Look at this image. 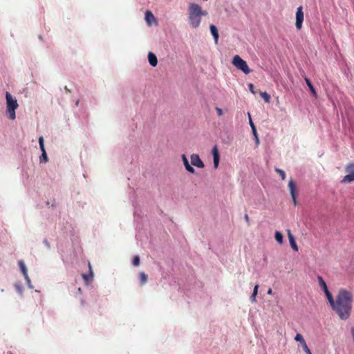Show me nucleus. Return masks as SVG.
<instances>
[{"mask_svg": "<svg viewBox=\"0 0 354 354\" xmlns=\"http://www.w3.org/2000/svg\"><path fill=\"white\" fill-rule=\"evenodd\" d=\"M254 138H255V140H256V144L257 145H258L259 144V139L258 138V134H257V132L256 131V134H253Z\"/></svg>", "mask_w": 354, "mask_h": 354, "instance_id": "29", "label": "nucleus"}, {"mask_svg": "<svg viewBox=\"0 0 354 354\" xmlns=\"http://www.w3.org/2000/svg\"><path fill=\"white\" fill-rule=\"evenodd\" d=\"M39 144L40 149L42 152L41 156H40V162L44 161V162H48V158L47 156L46 149L44 148V138L42 136H40L39 138Z\"/></svg>", "mask_w": 354, "mask_h": 354, "instance_id": "11", "label": "nucleus"}, {"mask_svg": "<svg viewBox=\"0 0 354 354\" xmlns=\"http://www.w3.org/2000/svg\"><path fill=\"white\" fill-rule=\"evenodd\" d=\"M259 287V286L258 284L254 286L253 292H252V295L250 296V300L252 302H256V296L258 293Z\"/></svg>", "mask_w": 354, "mask_h": 354, "instance_id": "20", "label": "nucleus"}, {"mask_svg": "<svg viewBox=\"0 0 354 354\" xmlns=\"http://www.w3.org/2000/svg\"><path fill=\"white\" fill-rule=\"evenodd\" d=\"M212 153L213 156L214 166L216 169L219 164L220 154L217 146H214L212 148Z\"/></svg>", "mask_w": 354, "mask_h": 354, "instance_id": "12", "label": "nucleus"}, {"mask_svg": "<svg viewBox=\"0 0 354 354\" xmlns=\"http://www.w3.org/2000/svg\"><path fill=\"white\" fill-rule=\"evenodd\" d=\"M259 94L266 103L270 102V95L268 93L260 91Z\"/></svg>", "mask_w": 354, "mask_h": 354, "instance_id": "22", "label": "nucleus"}, {"mask_svg": "<svg viewBox=\"0 0 354 354\" xmlns=\"http://www.w3.org/2000/svg\"><path fill=\"white\" fill-rule=\"evenodd\" d=\"M81 290H82L81 288H78V291H79V292H81Z\"/></svg>", "mask_w": 354, "mask_h": 354, "instance_id": "36", "label": "nucleus"}, {"mask_svg": "<svg viewBox=\"0 0 354 354\" xmlns=\"http://www.w3.org/2000/svg\"><path fill=\"white\" fill-rule=\"evenodd\" d=\"M328 302L339 319L347 320L351 317L353 302V294L351 291L340 288L335 298L333 296Z\"/></svg>", "mask_w": 354, "mask_h": 354, "instance_id": "1", "label": "nucleus"}, {"mask_svg": "<svg viewBox=\"0 0 354 354\" xmlns=\"http://www.w3.org/2000/svg\"><path fill=\"white\" fill-rule=\"evenodd\" d=\"M133 264L135 266H138L140 265V257L138 256H135L133 257Z\"/></svg>", "mask_w": 354, "mask_h": 354, "instance_id": "26", "label": "nucleus"}, {"mask_svg": "<svg viewBox=\"0 0 354 354\" xmlns=\"http://www.w3.org/2000/svg\"><path fill=\"white\" fill-rule=\"evenodd\" d=\"M245 221H246L247 222H249V216H248V214H245Z\"/></svg>", "mask_w": 354, "mask_h": 354, "instance_id": "31", "label": "nucleus"}, {"mask_svg": "<svg viewBox=\"0 0 354 354\" xmlns=\"http://www.w3.org/2000/svg\"><path fill=\"white\" fill-rule=\"evenodd\" d=\"M275 171L280 175V176L283 180H285L286 174L282 169H279V168H275Z\"/></svg>", "mask_w": 354, "mask_h": 354, "instance_id": "24", "label": "nucleus"}, {"mask_svg": "<svg viewBox=\"0 0 354 354\" xmlns=\"http://www.w3.org/2000/svg\"><path fill=\"white\" fill-rule=\"evenodd\" d=\"M351 334H352V337H353V341H354V328L351 329Z\"/></svg>", "mask_w": 354, "mask_h": 354, "instance_id": "33", "label": "nucleus"}, {"mask_svg": "<svg viewBox=\"0 0 354 354\" xmlns=\"http://www.w3.org/2000/svg\"><path fill=\"white\" fill-rule=\"evenodd\" d=\"M182 160H183V165H184L186 170H187L189 172H190L192 174H194L195 169H194L193 167H192L190 165V164L189 163L188 159L187 158V157L185 154L182 155Z\"/></svg>", "mask_w": 354, "mask_h": 354, "instance_id": "14", "label": "nucleus"}, {"mask_svg": "<svg viewBox=\"0 0 354 354\" xmlns=\"http://www.w3.org/2000/svg\"><path fill=\"white\" fill-rule=\"evenodd\" d=\"M209 29H210V32L214 37L215 44H218L219 35H218L217 28L214 25H210Z\"/></svg>", "mask_w": 354, "mask_h": 354, "instance_id": "17", "label": "nucleus"}, {"mask_svg": "<svg viewBox=\"0 0 354 354\" xmlns=\"http://www.w3.org/2000/svg\"><path fill=\"white\" fill-rule=\"evenodd\" d=\"M18 264H19V266L20 268V270H21V272L23 273V275H24V278L26 279V280L28 282V283L30 284V278L28 277V270H27V268H26V267L25 266L24 262L22 260H20V261H19Z\"/></svg>", "mask_w": 354, "mask_h": 354, "instance_id": "13", "label": "nucleus"}, {"mask_svg": "<svg viewBox=\"0 0 354 354\" xmlns=\"http://www.w3.org/2000/svg\"><path fill=\"white\" fill-rule=\"evenodd\" d=\"M305 81H306V83L308 87L309 88L311 93L313 95V96L315 97H317V92H316L314 86H313L311 82L310 81V80L307 77H305Z\"/></svg>", "mask_w": 354, "mask_h": 354, "instance_id": "19", "label": "nucleus"}, {"mask_svg": "<svg viewBox=\"0 0 354 354\" xmlns=\"http://www.w3.org/2000/svg\"><path fill=\"white\" fill-rule=\"evenodd\" d=\"M274 238L278 243H283V235L280 232L277 231L275 232Z\"/></svg>", "mask_w": 354, "mask_h": 354, "instance_id": "23", "label": "nucleus"}, {"mask_svg": "<svg viewBox=\"0 0 354 354\" xmlns=\"http://www.w3.org/2000/svg\"><path fill=\"white\" fill-rule=\"evenodd\" d=\"M148 280V276L145 272H142L140 273V281L141 286H143L147 283Z\"/></svg>", "mask_w": 354, "mask_h": 354, "instance_id": "21", "label": "nucleus"}, {"mask_svg": "<svg viewBox=\"0 0 354 354\" xmlns=\"http://www.w3.org/2000/svg\"><path fill=\"white\" fill-rule=\"evenodd\" d=\"M148 60L149 64L152 66H156L158 64V59L155 54L151 52H149L148 54Z\"/></svg>", "mask_w": 354, "mask_h": 354, "instance_id": "18", "label": "nucleus"}, {"mask_svg": "<svg viewBox=\"0 0 354 354\" xmlns=\"http://www.w3.org/2000/svg\"><path fill=\"white\" fill-rule=\"evenodd\" d=\"M232 63L237 69L241 71L246 75L251 72V70L248 67L247 62L244 61L239 55H235L233 57Z\"/></svg>", "mask_w": 354, "mask_h": 354, "instance_id": "4", "label": "nucleus"}, {"mask_svg": "<svg viewBox=\"0 0 354 354\" xmlns=\"http://www.w3.org/2000/svg\"><path fill=\"white\" fill-rule=\"evenodd\" d=\"M317 279H318V281H319V285L322 288V289L324 290L326 297L327 300L328 301L330 299V297H333V295L328 290L327 285H326V282L324 281V280L323 279V278L321 276H318Z\"/></svg>", "mask_w": 354, "mask_h": 354, "instance_id": "8", "label": "nucleus"}, {"mask_svg": "<svg viewBox=\"0 0 354 354\" xmlns=\"http://www.w3.org/2000/svg\"><path fill=\"white\" fill-rule=\"evenodd\" d=\"M43 242H44V245H45L47 248H50V243H49V242L47 241V239H44Z\"/></svg>", "mask_w": 354, "mask_h": 354, "instance_id": "30", "label": "nucleus"}, {"mask_svg": "<svg viewBox=\"0 0 354 354\" xmlns=\"http://www.w3.org/2000/svg\"><path fill=\"white\" fill-rule=\"evenodd\" d=\"M345 169L348 174L346 175L342 180V183H347L354 181V163L346 165Z\"/></svg>", "mask_w": 354, "mask_h": 354, "instance_id": "5", "label": "nucleus"}, {"mask_svg": "<svg viewBox=\"0 0 354 354\" xmlns=\"http://www.w3.org/2000/svg\"><path fill=\"white\" fill-rule=\"evenodd\" d=\"M82 277H83V278H84L86 281H87V280L88 279V277H87L86 274H83V275H82Z\"/></svg>", "mask_w": 354, "mask_h": 354, "instance_id": "34", "label": "nucleus"}, {"mask_svg": "<svg viewBox=\"0 0 354 354\" xmlns=\"http://www.w3.org/2000/svg\"><path fill=\"white\" fill-rule=\"evenodd\" d=\"M288 187L290 192L291 197L294 203V205L296 206L297 205V191H296V184L293 180H290L288 183Z\"/></svg>", "mask_w": 354, "mask_h": 354, "instance_id": "7", "label": "nucleus"}, {"mask_svg": "<svg viewBox=\"0 0 354 354\" xmlns=\"http://www.w3.org/2000/svg\"><path fill=\"white\" fill-rule=\"evenodd\" d=\"M248 115H249V118H250V127L252 128V133L253 134H256V128H255V126H254V123H253V122H252V120L251 119L250 113H248Z\"/></svg>", "mask_w": 354, "mask_h": 354, "instance_id": "25", "label": "nucleus"}, {"mask_svg": "<svg viewBox=\"0 0 354 354\" xmlns=\"http://www.w3.org/2000/svg\"><path fill=\"white\" fill-rule=\"evenodd\" d=\"M304 21V12L302 7L300 6L297 8L296 12V23L295 26L297 30H301L302 27V23Z\"/></svg>", "mask_w": 354, "mask_h": 354, "instance_id": "6", "label": "nucleus"}, {"mask_svg": "<svg viewBox=\"0 0 354 354\" xmlns=\"http://www.w3.org/2000/svg\"><path fill=\"white\" fill-rule=\"evenodd\" d=\"M248 87H249V89H250V92H251L252 93H253V94H256V93H257V92L254 91V86L253 84L250 83V84H248Z\"/></svg>", "mask_w": 354, "mask_h": 354, "instance_id": "27", "label": "nucleus"}, {"mask_svg": "<svg viewBox=\"0 0 354 354\" xmlns=\"http://www.w3.org/2000/svg\"><path fill=\"white\" fill-rule=\"evenodd\" d=\"M216 110L219 116H221L223 115V111L221 109L216 107Z\"/></svg>", "mask_w": 354, "mask_h": 354, "instance_id": "28", "label": "nucleus"}, {"mask_svg": "<svg viewBox=\"0 0 354 354\" xmlns=\"http://www.w3.org/2000/svg\"><path fill=\"white\" fill-rule=\"evenodd\" d=\"M187 15L190 26L193 28H197L201 25L202 17L207 15V12L203 10L198 4L189 3L187 8Z\"/></svg>", "mask_w": 354, "mask_h": 354, "instance_id": "2", "label": "nucleus"}, {"mask_svg": "<svg viewBox=\"0 0 354 354\" xmlns=\"http://www.w3.org/2000/svg\"><path fill=\"white\" fill-rule=\"evenodd\" d=\"M145 20L149 26H151L153 23L156 22L154 15L149 10L145 12Z\"/></svg>", "mask_w": 354, "mask_h": 354, "instance_id": "15", "label": "nucleus"}, {"mask_svg": "<svg viewBox=\"0 0 354 354\" xmlns=\"http://www.w3.org/2000/svg\"><path fill=\"white\" fill-rule=\"evenodd\" d=\"M288 239H289V241H290V244L292 247V248L295 250V251H298V246L295 242V238L293 236V235L291 233V231L290 230H288Z\"/></svg>", "mask_w": 354, "mask_h": 354, "instance_id": "16", "label": "nucleus"}, {"mask_svg": "<svg viewBox=\"0 0 354 354\" xmlns=\"http://www.w3.org/2000/svg\"><path fill=\"white\" fill-rule=\"evenodd\" d=\"M268 295H272V290L271 288H270L268 290Z\"/></svg>", "mask_w": 354, "mask_h": 354, "instance_id": "32", "label": "nucleus"}, {"mask_svg": "<svg viewBox=\"0 0 354 354\" xmlns=\"http://www.w3.org/2000/svg\"><path fill=\"white\" fill-rule=\"evenodd\" d=\"M191 164L198 168H203L205 165L203 162L200 158L199 156L196 153H193L191 155Z\"/></svg>", "mask_w": 354, "mask_h": 354, "instance_id": "10", "label": "nucleus"}, {"mask_svg": "<svg viewBox=\"0 0 354 354\" xmlns=\"http://www.w3.org/2000/svg\"><path fill=\"white\" fill-rule=\"evenodd\" d=\"M295 340L297 342H299L301 344V345L303 348V350L305 351V353L306 354H312L310 350L308 347V345H307L304 337L301 334L297 333L296 335V336L295 337Z\"/></svg>", "mask_w": 354, "mask_h": 354, "instance_id": "9", "label": "nucleus"}, {"mask_svg": "<svg viewBox=\"0 0 354 354\" xmlns=\"http://www.w3.org/2000/svg\"><path fill=\"white\" fill-rule=\"evenodd\" d=\"M6 112L8 114L9 119L13 120L16 118L15 110L19 105L17 100L14 99L10 93L6 92Z\"/></svg>", "mask_w": 354, "mask_h": 354, "instance_id": "3", "label": "nucleus"}, {"mask_svg": "<svg viewBox=\"0 0 354 354\" xmlns=\"http://www.w3.org/2000/svg\"><path fill=\"white\" fill-rule=\"evenodd\" d=\"M90 275H91V277L92 278V277H93V272H92V271H91V270Z\"/></svg>", "mask_w": 354, "mask_h": 354, "instance_id": "35", "label": "nucleus"}]
</instances>
